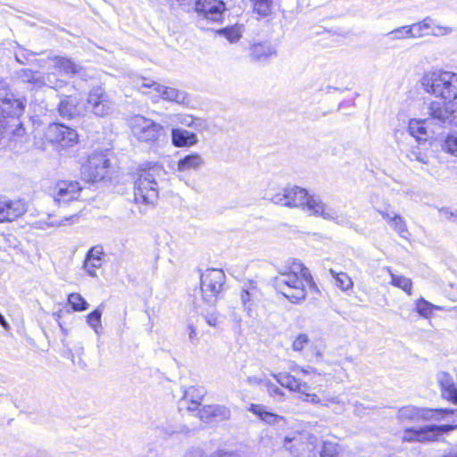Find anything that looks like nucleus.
<instances>
[{
  "mask_svg": "<svg viewBox=\"0 0 457 457\" xmlns=\"http://www.w3.org/2000/svg\"><path fill=\"white\" fill-rule=\"evenodd\" d=\"M389 40H402L406 38H414L411 25L396 28L392 31L385 34Z\"/></svg>",
  "mask_w": 457,
  "mask_h": 457,
  "instance_id": "e433bc0d",
  "label": "nucleus"
},
{
  "mask_svg": "<svg viewBox=\"0 0 457 457\" xmlns=\"http://www.w3.org/2000/svg\"><path fill=\"white\" fill-rule=\"evenodd\" d=\"M429 123H436L440 126H457V108L453 104L447 105L444 103L433 101L428 106Z\"/></svg>",
  "mask_w": 457,
  "mask_h": 457,
  "instance_id": "4468645a",
  "label": "nucleus"
},
{
  "mask_svg": "<svg viewBox=\"0 0 457 457\" xmlns=\"http://www.w3.org/2000/svg\"><path fill=\"white\" fill-rule=\"evenodd\" d=\"M110 168V160L103 153H93L81 167V176L88 183L101 181Z\"/></svg>",
  "mask_w": 457,
  "mask_h": 457,
  "instance_id": "9b49d317",
  "label": "nucleus"
},
{
  "mask_svg": "<svg viewBox=\"0 0 457 457\" xmlns=\"http://www.w3.org/2000/svg\"><path fill=\"white\" fill-rule=\"evenodd\" d=\"M276 54V48L270 43H259L253 45L250 55L253 60L262 62Z\"/></svg>",
  "mask_w": 457,
  "mask_h": 457,
  "instance_id": "cd10ccee",
  "label": "nucleus"
},
{
  "mask_svg": "<svg viewBox=\"0 0 457 457\" xmlns=\"http://www.w3.org/2000/svg\"><path fill=\"white\" fill-rule=\"evenodd\" d=\"M204 320L211 327H217L220 323L219 317L215 312L206 314Z\"/></svg>",
  "mask_w": 457,
  "mask_h": 457,
  "instance_id": "bf43d9fd",
  "label": "nucleus"
},
{
  "mask_svg": "<svg viewBox=\"0 0 457 457\" xmlns=\"http://www.w3.org/2000/svg\"><path fill=\"white\" fill-rule=\"evenodd\" d=\"M104 249L102 245L91 247L85 257L83 269L90 277H96V270L103 264Z\"/></svg>",
  "mask_w": 457,
  "mask_h": 457,
  "instance_id": "b1692460",
  "label": "nucleus"
},
{
  "mask_svg": "<svg viewBox=\"0 0 457 457\" xmlns=\"http://www.w3.org/2000/svg\"><path fill=\"white\" fill-rule=\"evenodd\" d=\"M200 403L197 401H192L187 406L188 411H198V416L204 422L223 421L230 418V410L225 405L211 404L204 405L199 408Z\"/></svg>",
  "mask_w": 457,
  "mask_h": 457,
  "instance_id": "2eb2a0df",
  "label": "nucleus"
},
{
  "mask_svg": "<svg viewBox=\"0 0 457 457\" xmlns=\"http://www.w3.org/2000/svg\"><path fill=\"white\" fill-rule=\"evenodd\" d=\"M35 54L28 52L25 49H21L15 54L16 61L21 64H26L29 62V56H34Z\"/></svg>",
  "mask_w": 457,
  "mask_h": 457,
  "instance_id": "6e6d98bb",
  "label": "nucleus"
},
{
  "mask_svg": "<svg viewBox=\"0 0 457 457\" xmlns=\"http://www.w3.org/2000/svg\"><path fill=\"white\" fill-rule=\"evenodd\" d=\"M457 428V425H427L420 428H408L404 430L403 440L407 442L436 441L445 434Z\"/></svg>",
  "mask_w": 457,
  "mask_h": 457,
  "instance_id": "9d476101",
  "label": "nucleus"
},
{
  "mask_svg": "<svg viewBox=\"0 0 457 457\" xmlns=\"http://www.w3.org/2000/svg\"><path fill=\"white\" fill-rule=\"evenodd\" d=\"M226 276L220 269H209L201 274V291L203 299L212 305L221 296Z\"/></svg>",
  "mask_w": 457,
  "mask_h": 457,
  "instance_id": "423d86ee",
  "label": "nucleus"
},
{
  "mask_svg": "<svg viewBox=\"0 0 457 457\" xmlns=\"http://www.w3.org/2000/svg\"><path fill=\"white\" fill-rule=\"evenodd\" d=\"M314 204L315 208H317L315 216H320L324 220L334 221L340 226L354 228V223L352 222L345 214L338 213L334 208L325 204L323 202H321V204Z\"/></svg>",
  "mask_w": 457,
  "mask_h": 457,
  "instance_id": "4be33fe9",
  "label": "nucleus"
},
{
  "mask_svg": "<svg viewBox=\"0 0 457 457\" xmlns=\"http://www.w3.org/2000/svg\"><path fill=\"white\" fill-rule=\"evenodd\" d=\"M67 81L61 78V75L55 70L50 72L39 73V80H37V88L47 87L49 88L59 90L67 86Z\"/></svg>",
  "mask_w": 457,
  "mask_h": 457,
  "instance_id": "a878e982",
  "label": "nucleus"
},
{
  "mask_svg": "<svg viewBox=\"0 0 457 457\" xmlns=\"http://www.w3.org/2000/svg\"><path fill=\"white\" fill-rule=\"evenodd\" d=\"M265 199L271 201L275 204L287 207L302 208L310 211L313 215L316 213L315 204H321V199L318 195H311L306 189L299 187H288L282 192L270 195L266 193Z\"/></svg>",
  "mask_w": 457,
  "mask_h": 457,
  "instance_id": "20e7f679",
  "label": "nucleus"
},
{
  "mask_svg": "<svg viewBox=\"0 0 457 457\" xmlns=\"http://www.w3.org/2000/svg\"><path fill=\"white\" fill-rule=\"evenodd\" d=\"M249 411L268 424H277L283 420L281 416L268 411L266 407L262 404L252 403Z\"/></svg>",
  "mask_w": 457,
  "mask_h": 457,
  "instance_id": "c756f323",
  "label": "nucleus"
},
{
  "mask_svg": "<svg viewBox=\"0 0 457 457\" xmlns=\"http://www.w3.org/2000/svg\"><path fill=\"white\" fill-rule=\"evenodd\" d=\"M84 106L79 98L73 96H65L60 100L58 112L64 119H74L84 113Z\"/></svg>",
  "mask_w": 457,
  "mask_h": 457,
  "instance_id": "412c9836",
  "label": "nucleus"
},
{
  "mask_svg": "<svg viewBox=\"0 0 457 457\" xmlns=\"http://www.w3.org/2000/svg\"><path fill=\"white\" fill-rule=\"evenodd\" d=\"M389 225L399 235L400 237L404 239L409 238L411 234L407 228L405 220L401 215H398Z\"/></svg>",
  "mask_w": 457,
  "mask_h": 457,
  "instance_id": "c03bdc74",
  "label": "nucleus"
},
{
  "mask_svg": "<svg viewBox=\"0 0 457 457\" xmlns=\"http://www.w3.org/2000/svg\"><path fill=\"white\" fill-rule=\"evenodd\" d=\"M289 369L292 370V371H295V372H297V371H301V368L295 362H292L291 363V366L289 367Z\"/></svg>",
  "mask_w": 457,
  "mask_h": 457,
  "instance_id": "774afa93",
  "label": "nucleus"
},
{
  "mask_svg": "<svg viewBox=\"0 0 457 457\" xmlns=\"http://www.w3.org/2000/svg\"><path fill=\"white\" fill-rule=\"evenodd\" d=\"M166 2L170 6L174 7L176 4H178V5L187 4L189 2V0H166Z\"/></svg>",
  "mask_w": 457,
  "mask_h": 457,
  "instance_id": "0e129e2a",
  "label": "nucleus"
},
{
  "mask_svg": "<svg viewBox=\"0 0 457 457\" xmlns=\"http://www.w3.org/2000/svg\"><path fill=\"white\" fill-rule=\"evenodd\" d=\"M339 453V445L335 441H323L322 448L320 453V457H337Z\"/></svg>",
  "mask_w": 457,
  "mask_h": 457,
  "instance_id": "a18cd8bd",
  "label": "nucleus"
},
{
  "mask_svg": "<svg viewBox=\"0 0 457 457\" xmlns=\"http://www.w3.org/2000/svg\"><path fill=\"white\" fill-rule=\"evenodd\" d=\"M24 109V102L15 98L10 91L9 85L0 80V136L8 125V121H5V114L6 117L15 119L17 115H22Z\"/></svg>",
  "mask_w": 457,
  "mask_h": 457,
  "instance_id": "0eeeda50",
  "label": "nucleus"
},
{
  "mask_svg": "<svg viewBox=\"0 0 457 457\" xmlns=\"http://www.w3.org/2000/svg\"><path fill=\"white\" fill-rule=\"evenodd\" d=\"M329 273L335 279V285L343 291H346L353 287L352 278L345 272H337L333 269H329Z\"/></svg>",
  "mask_w": 457,
  "mask_h": 457,
  "instance_id": "f704fd0d",
  "label": "nucleus"
},
{
  "mask_svg": "<svg viewBox=\"0 0 457 457\" xmlns=\"http://www.w3.org/2000/svg\"><path fill=\"white\" fill-rule=\"evenodd\" d=\"M389 275L391 277V284L396 287L401 288L404 292H406L409 295H411L412 282L410 278L403 276L396 275L392 272V270L387 268Z\"/></svg>",
  "mask_w": 457,
  "mask_h": 457,
  "instance_id": "2f4dec72",
  "label": "nucleus"
},
{
  "mask_svg": "<svg viewBox=\"0 0 457 457\" xmlns=\"http://www.w3.org/2000/svg\"><path fill=\"white\" fill-rule=\"evenodd\" d=\"M241 303L249 317L253 316L257 303L261 300L262 292L256 281L249 280L245 283L241 290Z\"/></svg>",
  "mask_w": 457,
  "mask_h": 457,
  "instance_id": "6ab92c4d",
  "label": "nucleus"
},
{
  "mask_svg": "<svg viewBox=\"0 0 457 457\" xmlns=\"http://www.w3.org/2000/svg\"><path fill=\"white\" fill-rule=\"evenodd\" d=\"M311 386L306 383L303 382L300 379L297 380V387L294 392H298L301 394L300 398L303 401L309 402L312 403H319L320 398L317 395L310 393Z\"/></svg>",
  "mask_w": 457,
  "mask_h": 457,
  "instance_id": "72a5a7b5",
  "label": "nucleus"
},
{
  "mask_svg": "<svg viewBox=\"0 0 457 457\" xmlns=\"http://www.w3.org/2000/svg\"><path fill=\"white\" fill-rule=\"evenodd\" d=\"M163 169L157 162L143 164L135 181V202L145 205L154 204L159 196V179L163 176Z\"/></svg>",
  "mask_w": 457,
  "mask_h": 457,
  "instance_id": "f03ea898",
  "label": "nucleus"
},
{
  "mask_svg": "<svg viewBox=\"0 0 457 457\" xmlns=\"http://www.w3.org/2000/svg\"><path fill=\"white\" fill-rule=\"evenodd\" d=\"M424 90L436 97L452 102L457 98V73L435 70L426 72L421 79Z\"/></svg>",
  "mask_w": 457,
  "mask_h": 457,
  "instance_id": "7ed1b4c3",
  "label": "nucleus"
},
{
  "mask_svg": "<svg viewBox=\"0 0 457 457\" xmlns=\"http://www.w3.org/2000/svg\"><path fill=\"white\" fill-rule=\"evenodd\" d=\"M204 163L203 157L197 153H192L179 159L177 169L180 172L195 170Z\"/></svg>",
  "mask_w": 457,
  "mask_h": 457,
  "instance_id": "bb28decb",
  "label": "nucleus"
},
{
  "mask_svg": "<svg viewBox=\"0 0 457 457\" xmlns=\"http://www.w3.org/2000/svg\"><path fill=\"white\" fill-rule=\"evenodd\" d=\"M175 433H186L185 431V428L184 427H180L179 428H176V429H169L166 431V435H169V436H171Z\"/></svg>",
  "mask_w": 457,
  "mask_h": 457,
  "instance_id": "69168bd1",
  "label": "nucleus"
},
{
  "mask_svg": "<svg viewBox=\"0 0 457 457\" xmlns=\"http://www.w3.org/2000/svg\"><path fill=\"white\" fill-rule=\"evenodd\" d=\"M20 116L21 115H17L15 119H12L11 117L5 116V121H8V125L5 126L4 130H10L13 137H21L25 134V129L23 128L22 123L19 120Z\"/></svg>",
  "mask_w": 457,
  "mask_h": 457,
  "instance_id": "ea45409f",
  "label": "nucleus"
},
{
  "mask_svg": "<svg viewBox=\"0 0 457 457\" xmlns=\"http://www.w3.org/2000/svg\"><path fill=\"white\" fill-rule=\"evenodd\" d=\"M265 386L267 387L269 394L271 396H279V397L284 396V392L278 386H277L270 381L268 380L267 382H265Z\"/></svg>",
  "mask_w": 457,
  "mask_h": 457,
  "instance_id": "13d9d810",
  "label": "nucleus"
},
{
  "mask_svg": "<svg viewBox=\"0 0 457 457\" xmlns=\"http://www.w3.org/2000/svg\"><path fill=\"white\" fill-rule=\"evenodd\" d=\"M452 413L453 411L446 408L429 409L409 405L398 410L397 419L402 423L440 420L444 415Z\"/></svg>",
  "mask_w": 457,
  "mask_h": 457,
  "instance_id": "1a4fd4ad",
  "label": "nucleus"
},
{
  "mask_svg": "<svg viewBox=\"0 0 457 457\" xmlns=\"http://www.w3.org/2000/svg\"><path fill=\"white\" fill-rule=\"evenodd\" d=\"M274 288L291 303H297L305 299V283L312 285V278L301 264L278 269V275L270 278Z\"/></svg>",
  "mask_w": 457,
  "mask_h": 457,
  "instance_id": "f257e3e1",
  "label": "nucleus"
},
{
  "mask_svg": "<svg viewBox=\"0 0 457 457\" xmlns=\"http://www.w3.org/2000/svg\"><path fill=\"white\" fill-rule=\"evenodd\" d=\"M378 212L388 224H391V222H393V220L399 215L389 208L378 210Z\"/></svg>",
  "mask_w": 457,
  "mask_h": 457,
  "instance_id": "4d7b16f0",
  "label": "nucleus"
},
{
  "mask_svg": "<svg viewBox=\"0 0 457 457\" xmlns=\"http://www.w3.org/2000/svg\"><path fill=\"white\" fill-rule=\"evenodd\" d=\"M49 67L58 71L61 76H67L72 78L74 76L83 77L84 69L79 63H76L72 59L62 56H54L49 59Z\"/></svg>",
  "mask_w": 457,
  "mask_h": 457,
  "instance_id": "aec40b11",
  "label": "nucleus"
},
{
  "mask_svg": "<svg viewBox=\"0 0 457 457\" xmlns=\"http://www.w3.org/2000/svg\"><path fill=\"white\" fill-rule=\"evenodd\" d=\"M179 122L182 125L193 128V129H195L196 130H201V129H202V122H201V120H198V119H195V118H194L193 116H190V115H185V116L181 117V119L179 120Z\"/></svg>",
  "mask_w": 457,
  "mask_h": 457,
  "instance_id": "3c124183",
  "label": "nucleus"
},
{
  "mask_svg": "<svg viewBox=\"0 0 457 457\" xmlns=\"http://www.w3.org/2000/svg\"><path fill=\"white\" fill-rule=\"evenodd\" d=\"M429 123L428 120H411L409 122L408 129L411 137L420 144L421 141H426L428 137L427 124Z\"/></svg>",
  "mask_w": 457,
  "mask_h": 457,
  "instance_id": "c85d7f7f",
  "label": "nucleus"
},
{
  "mask_svg": "<svg viewBox=\"0 0 457 457\" xmlns=\"http://www.w3.org/2000/svg\"><path fill=\"white\" fill-rule=\"evenodd\" d=\"M183 457H215L208 455L205 451L199 446H191L186 450ZM218 457H233V454L222 453Z\"/></svg>",
  "mask_w": 457,
  "mask_h": 457,
  "instance_id": "de8ad7c7",
  "label": "nucleus"
},
{
  "mask_svg": "<svg viewBox=\"0 0 457 457\" xmlns=\"http://www.w3.org/2000/svg\"><path fill=\"white\" fill-rule=\"evenodd\" d=\"M68 303L75 312H82L88 308L89 304L79 293H71L68 296Z\"/></svg>",
  "mask_w": 457,
  "mask_h": 457,
  "instance_id": "79ce46f5",
  "label": "nucleus"
},
{
  "mask_svg": "<svg viewBox=\"0 0 457 457\" xmlns=\"http://www.w3.org/2000/svg\"><path fill=\"white\" fill-rule=\"evenodd\" d=\"M132 135L140 142L156 143L163 133V127L151 119L135 115L129 120Z\"/></svg>",
  "mask_w": 457,
  "mask_h": 457,
  "instance_id": "6e6552de",
  "label": "nucleus"
},
{
  "mask_svg": "<svg viewBox=\"0 0 457 457\" xmlns=\"http://www.w3.org/2000/svg\"><path fill=\"white\" fill-rule=\"evenodd\" d=\"M309 337L306 334H299L293 341L292 348L295 352L302 351L309 343Z\"/></svg>",
  "mask_w": 457,
  "mask_h": 457,
  "instance_id": "8fccbe9b",
  "label": "nucleus"
},
{
  "mask_svg": "<svg viewBox=\"0 0 457 457\" xmlns=\"http://www.w3.org/2000/svg\"><path fill=\"white\" fill-rule=\"evenodd\" d=\"M415 309L421 317L428 318L434 310H441L442 307L433 304L423 297H420L415 303Z\"/></svg>",
  "mask_w": 457,
  "mask_h": 457,
  "instance_id": "c9c22d12",
  "label": "nucleus"
},
{
  "mask_svg": "<svg viewBox=\"0 0 457 457\" xmlns=\"http://www.w3.org/2000/svg\"><path fill=\"white\" fill-rule=\"evenodd\" d=\"M135 87L144 95H149L154 101L162 98L177 104H187L188 96L186 92L177 88L166 87L148 79L140 78L135 82Z\"/></svg>",
  "mask_w": 457,
  "mask_h": 457,
  "instance_id": "39448f33",
  "label": "nucleus"
},
{
  "mask_svg": "<svg viewBox=\"0 0 457 457\" xmlns=\"http://www.w3.org/2000/svg\"><path fill=\"white\" fill-rule=\"evenodd\" d=\"M87 106L91 112L99 117L109 114L112 109V104L108 95L101 87H93L87 97Z\"/></svg>",
  "mask_w": 457,
  "mask_h": 457,
  "instance_id": "f3484780",
  "label": "nucleus"
},
{
  "mask_svg": "<svg viewBox=\"0 0 457 457\" xmlns=\"http://www.w3.org/2000/svg\"><path fill=\"white\" fill-rule=\"evenodd\" d=\"M318 445V437L307 431L295 432L284 439V447L294 456H300L307 452L312 453L316 450Z\"/></svg>",
  "mask_w": 457,
  "mask_h": 457,
  "instance_id": "f8f14e48",
  "label": "nucleus"
},
{
  "mask_svg": "<svg viewBox=\"0 0 457 457\" xmlns=\"http://www.w3.org/2000/svg\"><path fill=\"white\" fill-rule=\"evenodd\" d=\"M406 157L411 162H417L420 164H428L429 158L428 154L421 150L420 146H413L406 153Z\"/></svg>",
  "mask_w": 457,
  "mask_h": 457,
  "instance_id": "37998d69",
  "label": "nucleus"
},
{
  "mask_svg": "<svg viewBox=\"0 0 457 457\" xmlns=\"http://www.w3.org/2000/svg\"><path fill=\"white\" fill-rule=\"evenodd\" d=\"M170 136L171 143L176 147H190L198 142L195 133L184 129L173 128Z\"/></svg>",
  "mask_w": 457,
  "mask_h": 457,
  "instance_id": "393cba45",
  "label": "nucleus"
},
{
  "mask_svg": "<svg viewBox=\"0 0 457 457\" xmlns=\"http://www.w3.org/2000/svg\"><path fill=\"white\" fill-rule=\"evenodd\" d=\"M438 382L442 392L454 385L453 378L446 372H442L438 375Z\"/></svg>",
  "mask_w": 457,
  "mask_h": 457,
  "instance_id": "603ef678",
  "label": "nucleus"
},
{
  "mask_svg": "<svg viewBox=\"0 0 457 457\" xmlns=\"http://www.w3.org/2000/svg\"><path fill=\"white\" fill-rule=\"evenodd\" d=\"M301 372L303 374H312L315 372V370L312 367L308 366L307 368H301Z\"/></svg>",
  "mask_w": 457,
  "mask_h": 457,
  "instance_id": "338daca9",
  "label": "nucleus"
},
{
  "mask_svg": "<svg viewBox=\"0 0 457 457\" xmlns=\"http://www.w3.org/2000/svg\"><path fill=\"white\" fill-rule=\"evenodd\" d=\"M453 32V28L451 27H443L438 26L434 23V26L430 29V35L435 37H442L445 35H449Z\"/></svg>",
  "mask_w": 457,
  "mask_h": 457,
  "instance_id": "5fc2aeb1",
  "label": "nucleus"
},
{
  "mask_svg": "<svg viewBox=\"0 0 457 457\" xmlns=\"http://www.w3.org/2000/svg\"><path fill=\"white\" fill-rule=\"evenodd\" d=\"M271 376L280 386L287 388L290 391L294 392L295 387H297L298 378L287 372L272 373Z\"/></svg>",
  "mask_w": 457,
  "mask_h": 457,
  "instance_id": "473e14b6",
  "label": "nucleus"
},
{
  "mask_svg": "<svg viewBox=\"0 0 457 457\" xmlns=\"http://www.w3.org/2000/svg\"><path fill=\"white\" fill-rule=\"evenodd\" d=\"M219 34L224 36L230 43H235L241 37V33L237 27H227L219 30Z\"/></svg>",
  "mask_w": 457,
  "mask_h": 457,
  "instance_id": "09e8293b",
  "label": "nucleus"
},
{
  "mask_svg": "<svg viewBox=\"0 0 457 457\" xmlns=\"http://www.w3.org/2000/svg\"><path fill=\"white\" fill-rule=\"evenodd\" d=\"M187 330H188V338H189V341L193 344H196L197 341H198V338H197V333H196V329L193 326V325H188L187 327Z\"/></svg>",
  "mask_w": 457,
  "mask_h": 457,
  "instance_id": "680f3d73",
  "label": "nucleus"
},
{
  "mask_svg": "<svg viewBox=\"0 0 457 457\" xmlns=\"http://www.w3.org/2000/svg\"><path fill=\"white\" fill-rule=\"evenodd\" d=\"M434 26V21L430 17H426L420 22L411 25L414 38H419L427 35H430V29Z\"/></svg>",
  "mask_w": 457,
  "mask_h": 457,
  "instance_id": "7c9ffc66",
  "label": "nucleus"
},
{
  "mask_svg": "<svg viewBox=\"0 0 457 457\" xmlns=\"http://www.w3.org/2000/svg\"><path fill=\"white\" fill-rule=\"evenodd\" d=\"M72 218V216L71 217H65L64 219L62 220H52L50 222V225L51 226H54V227H60V226H64L66 224V221H68L69 220H71Z\"/></svg>",
  "mask_w": 457,
  "mask_h": 457,
  "instance_id": "e2e57ef3",
  "label": "nucleus"
},
{
  "mask_svg": "<svg viewBox=\"0 0 457 457\" xmlns=\"http://www.w3.org/2000/svg\"><path fill=\"white\" fill-rule=\"evenodd\" d=\"M25 211V205L21 201L0 199V222L12 221Z\"/></svg>",
  "mask_w": 457,
  "mask_h": 457,
  "instance_id": "5701e85b",
  "label": "nucleus"
},
{
  "mask_svg": "<svg viewBox=\"0 0 457 457\" xmlns=\"http://www.w3.org/2000/svg\"><path fill=\"white\" fill-rule=\"evenodd\" d=\"M442 148L446 153L457 156V132L445 137L442 144Z\"/></svg>",
  "mask_w": 457,
  "mask_h": 457,
  "instance_id": "49530a36",
  "label": "nucleus"
},
{
  "mask_svg": "<svg viewBox=\"0 0 457 457\" xmlns=\"http://www.w3.org/2000/svg\"><path fill=\"white\" fill-rule=\"evenodd\" d=\"M102 310L100 308H96L87 316V324L94 329L97 336H100L102 333Z\"/></svg>",
  "mask_w": 457,
  "mask_h": 457,
  "instance_id": "58836bf2",
  "label": "nucleus"
},
{
  "mask_svg": "<svg viewBox=\"0 0 457 457\" xmlns=\"http://www.w3.org/2000/svg\"><path fill=\"white\" fill-rule=\"evenodd\" d=\"M223 0H196L195 11L199 18L212 22H222L228 11Z\"/></svg>",
  "mask_w": 457,
  "mask_h": 457,
  "instance_id": "ddd939ff",
  "label": "nucleus"
},
{
  "mask_svg": "<svg viewBox=\"0 0 457 457\" xmlns=\"http://www.w3.org/2000/svg\"><path fill=\"white\" fill-rule=\"evenodd\" d=\"M267 381L268 380H265L257 376H250L246 378V382L251 386H260V385L265 386V382H267Z\"/></svg>",
  "mask_w": 457,
  "mask_h": 457,
  "instance_id": "052dcab7",
  "label": "nucleus"
},
{
  "mask_svg": "<svg viewBox=\"0 0 457 457\" xmlns=\"http://www.w3.org/2000/svg\"><path fill=\"white\" fill-rule=\"evenodd\" d=\"M81 190L82 187L78 181L62 180L56 184L52 194L54 203L62 206L77 200Z\"/></svg>",
  "mask_w": 457,
  "mask_h": 457,
  "instance_id": "dca6fc26",
  "label": "nucleus"
},
{
  "mask_svg": "<svg viewBox=\"0 0 457 457\" xmlns=\"http://www.w3.org/2000/svg\"><path fill=\"white\" fill-rule=\"evenodd\" d=\"M40 71H34L30 69H21L17 71V77L24 83H29L32 87L37 88Z\"/></svg>",
  "mask_w": 457,
  "mask_h": 457,
  "instance_id": "4c0bfd02",
  "label": "nucleus"
},
{
  "mask_svg": "<svg viewBox=\"0 0 457 457\" xmlns=\"http://www.w3.org/2000/svg\"><path fill=\"white\" fill-rule=\"evenodd\" d=\"M253 12L262 17H267L271 13L273 0H251Z\"/></svg>",
  "mask_w": 457,
  "mask_h": 457,
  "instance_id": "a19ab883",
  "label": "nucleus"
},
{
  "mask_svg": "<svg viewBox=\"0 0 457 457\" xmlns=\"http://www.w3.org/2000/svg\"><path fill=\"white\" fill-rule=\"evenodd\" d=\"M47 137L63 147L77 142L78 133L75 129L62 123H52L47 129Z\"/></svg>",
  "mask_w": 457,
  "mask_h": 457,
  "instance_id": "a211bd4d",
  "label": "nucleus"
},
{
  "mask_svg": "<svg viewBox=\"0 0 457 457\" xmlns=\"http://www.w3.org/2000/svg\"><path fill=\"white\" fill-rule=\"evenodd\" d=\"M442 397L452 402L454 404H457V387L455 385L451 387L445 389L442 392Z\"/></svg>",
  "mask_w": 457,
  "mask_h": 457,
  "instance_id": "864d4df0",
  "label": "nucleus"
}]
</instances>
